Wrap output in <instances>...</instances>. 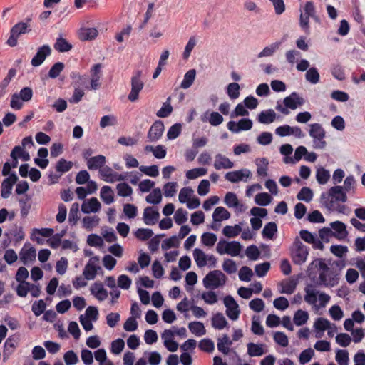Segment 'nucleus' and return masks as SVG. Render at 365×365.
Masks as SVG:
<instances>
[{"instance_id":"f257e3e1","label":"nucleus","mask_w":365,"mask_h":365,"mask_svg":"<svg viewBox=\"0 0 365 365\" xmlns=\"http://www.w3.org/2000/svg\"><path fill=\"white\" fill-rule=\"evenodd\" d=\"M313 266L321 271L319 274V285L333 287L339 283V274L335 270L329 268L324 262V259L319 258L315 259L309 264L308 269H311Z\"/></svg>"},{"instance_id":"f03ea898","label":"nucleus","mask_w":365,"mask_h":365,"mask_svg":"<svg viewBox=\"0 0 365 365\" xmlns=\"http://www.w3.org/2000/svg\"><path fill=\"white\" fill-rule=\"evenodd\" d=\"M320 199L327 208L334 210L335 202H346L347 195L342 186L336 185L329 188L328 192H323Z\"/></svg>"},{"instance_id":"7ed1b4c3","label":"nucleus","mask_w":365,"mask_h":365,"mask_svg":"<svg viewBox=\"0 0 365 365\" xmlns=\"http://www.w3.org/2000/svg\"><path fill=\"white\" fill-rule=\"evenodd\" d=\"M289 250L291 257L295 264L301 265L306 262L309 255V249L301 242L298 237L294 239Z\"/></svg>"},{"instance_id":"20e7f679","label":"nucleus","mask_w":365,"mask_h":365,"mask_svg":"<svg viewBox=\"0 0 365 365\" xmlns=\"http://www.w3.org/2000/svg\"><path fill=\"white\" fill-rule=\"evenodd\" d=\"M31 18H27L26 22H19L13 26L10 30V36L7 40L6 43L11 47H14L17 45L18 38L21 34H26L31 31V29L29 24V21Z\"/></svg>"},{"instance_id":"39448f33","label":"nucleus","mask_w":365,"mask_h":365,"mask_svg":"<svg viewBox=\"0 0 365 365\" xmlns=\"http://www.w3.org/2000/svg\"><path fill=\"white\" fill-rule=\"evenodd\" d=\"M309 135L313 138V148L315 149H324L327 143L324 140L326 132L321 124L313 123L309 125Z\"/></svg>"},{"instance_id":"423d86ee","label":"nucleus","mask_w":365,"mask_h":365,"mask_svg":"<svg viewBox=\"0 0 365 365\" xmlns=\"http://www.w3.org/2000/svg\"><path fill=\"white\" fill-rule=\"evenodd\" d=\"M227 277L220 270L210 272L203 279L204 287L208 288H217L226 283Z\"/></svg>"},{"instance_id":"0eeeda50","label":"nucleus","mask_w":365,"mask_h":365,"mask_svg":"<svg viewBox=\"0 0 365 365\" xmlns=\"http://www.w3.org/2000/svg\"><path fill=\"white\" fill-rule=\"evenodd\" d=\"M317 13L316 8L312 1H307L304 6V13L299 17V26L306 34H310L309 18Z\"/></svg>"},{"instance_id":"6e6552de","label":"nucleus","mask_w":365,"mask_h":365,"mask_svg":"<svg viewBox=\"0 0 365 365\" xmlns=\"http://www.w3.org/2000/svg\"><path fill=\"white\" fill-rule=\"evenodd\" d=\"M143 71L138 70L134 72L131 78V91L128 94V98L130 101L134 102L138 99L139 93L144 86V83L141 80Z\"/></svg>"},{"instance_id":"1a4fd4ad","label":"nucleus","mask_w":365,"mask_h":365,"mask_svg":"<svg viewBox=\"0 0 365 365\" xmlns=\"http://www.w3.org/2000/svg\"><path fill=\"white\" fill-rule=\"evenodd\" d=\"M98 262L99 257L97 256L93 257L88 260L83 271L86 279L92 280L96 278L98 271L101 269Z\"/></svg>"},{"instance_id":"9d476101","label":"nucleus","mask_w":365,"mask_h":365,"mask_svg":"<svg viewBox=\"0 0 365 365\" xmlns=\"http://www.w3.org/2000/svg\"><path fill=\"white\" fill-rule=\"evenodd\" d=\"M51 54V48L48 45H43L37 50L36 53L33 57L31 64L34 67L41 66L45 59Z\"/></svg>"},{"instance_id":"9b49d317","label":"nucleus","mask_w":365,"mask_h":365,"mask_svg":"<svg viewBox=\"0 0 365 365\" xmlns=\"http://www.w3.org/2000/svg\"><path fill=\"white\" fill-rule=\"evenodd\" d=\"M18 177L13 173L8 178H5L1 183V196L2 198H8L12 190L13 185L17 182Z\"/></svg>"},{"instance_id":"f8f14e48","label":"nucleus","mask_w":365,"mask_h":365,"mask_svg":"<svg viewBox=\"0 0 365 365\" xmlns=\"http://www.w3.org/2000/svg\"><path fill=\"white\" fill-rule=\"evenodd\" d=\"M164 124L161 120H156L150 128L148 133V138L150 142H156L163 135Z\"/></svg>"},{"instance_id":"ddd939ff","label":"nucleus","mask_w":365,"mask_h":365,"mask_svg":"<svg viewBox=\"0 0 365 365\" xmlns=\"http://www.w3.org/2000/svg\"><path fill=\"white\" fill-rule=\"evenodd\" d=\"M160 218L158 210L154 207H147L144 209L143 220L147 225H153L157 223Z\"/></svg>"},{"instance_id":"4468645a","label":"nucleus","mask_w":365,"mask_h":365,"mask_svg":"<svg viewBox=\"0 0 365 365\" xmlns=\"http://www.w3.org/2000/svg\"><path fill=\"white\" fill-rule=\"evenodd\" d=\"M251 172L249 170L242 169L228 172L225 175V179L232 182H237L240 180H244V178H249Z\"/></svg>"},{"instance_id":"2eb2a0df","label":"nucleus","mask_w":365,"mask_h":365,"mask_svg":"<svg viewBox=\"0 0 365 365\" xmlns=\"http://www.w3.org/2000/svg\"><path fill=\"white\" fill-rule=\"evenodd\" d=\"M222 244H224L227 247L225 250H218V253L220 255H224V254H227V255H230L231 256H237L239 255V254L240 253L241 250H242V246L241 245V244L237 242V241H232V242H222Z\"/></svg>"},{"instance_id":"dca6fc26","label":"nucleus","mask_w":365,"mask_h":365,"mask_svg":"<svg viewBox=\"0 0 365 365\" xmlns=\"http://www.w3.org/2000/svg\"><path fill=\"white\" fill-rule=\"evenodd\" d=\"M304 103L302 98L299 97L296 92L292 93L289 96L284 98V104L285 107L294 110L298 106H302Z\"/></svg>"},{"instance_id":"f3484780","label":"nucleus","mask_w":365,"mask_h":365,"mask_svg":"<svg viewBox=\"0 0 365 365\" xmlns=\"http://www.w3.org/2000/svg\"><path fill=\"white\" fill-rule=\"evenodd\" d=\"M331 229H333L336 233H332L338 239H344L348 235L346 225L341 221H335L330 223Z\"/></svg>"},{"instance_id":"a211bd4d","label":"nucleus","mask_w":365,"mask_h":365,"mask_svg":"<svg viewBox=\"0 0 365 365\" xmlns=\"http://www.w3.org/2000/svg\"><path fill=\"white\" fill-rule=\"evenodd\" d=\"M18 336L13 335L9 336L4 343V348L3 351L4 358L9 357L15 350L18 344Z\"/></svg>"},{"instance_id":"6ab92c4d","label":"nucleus","mask_w":365,"mask_h":365,"mask_svg":"<svg viewBox=\"0 0 365 365\" xmlns=\"http://www.w3.org/2000/svg\"><path fill=\"white\" fill-rule=\"evenodd\" d=\"M101 203L96 197L91 198L87 202H83L81 206V210L84 213L96 212L101 209Z\"/></svg>"},{"instance_id":"aec40b11","label":"nucleus","mask_w":365,"mask_h":365,"mask_svg":"<svg viewBox=\"0 0 365 365\" xmlns=\"http://www.w3.org/2000/svg\"><path fill=\"white\" fill-rule=\"evenodd\" d=\"M91 292L99 301H103L108 297V292L101 282H95L91 287Z\"/></svg>"},{"instance_id":"412c9836","label":"nucleus","mask_w":365,"mask_h":365,"mask_svg":"<svg viewBox=\"0 0 365 365\" xmlns=\"http://www.w3.org/2000/svg\"><path fill=\"white\" fill-rule=\"evenodd\" d=\"M214 167L216 170L220 169H230L234 167V163L227 157L222 154H217L215 155V160Z\"/></svg>"},{"instance_id":"4be33fe9","label":"nucleus","mask_w":365,"mask_h":365,"mask_svg":"<svg viewBox=\"0 0 365 365\" xmlns=\"http://www.w3.org/2000/svg\"><path fill=\"white\" fill-rule=\"evenodd\" d=\"M106 163V157L103 155H98L92 157L87 161V167L89 170L101 169Z\"/></svg>"},{"instance_id":"5701e85b","label":"nucleus","mask_w":365,"mask_h":365,"mask_svg":"<svg viewBox=\"0 0 365 365\" xmlns=\"http://www.w3.org/2000/svg\"><path fill=\"white\" fill-rule=\"evenodd\" d=\"M276 113L272 109H268L262 111L257 116V120L260 123L269 124L276 119Z\"/></svg>"},{"instance_id":"b1692460","label":"nucleus","mask_w":365,"mask_h":365,"mask_svg":"<svg viewBox=\"0 0 365 365\" xmlns=\"http://www.w3.org/2000/svg\"><path fill=\"white\" fill-rule=\"evenodd\" d=\"M36 256V250L33 247L27 250L23 248L20 252V259L24 264H26L29 262L35 261Z\"/></svg>"},{"instance_id":"393cba45","label":"nucleus","mask_w":365,"mask_h":365,"mask_svg":"<svg viewBox=\"0 0 365 365\" xmlns=\"http://www.w3.org/2000/svg\"><path fill=\"white\" fill-rule=\"evenodd\" d=\"M282 41H277L268 46H266L257 55L258 58L269 57L272 56L281 46Z\"/></svg>"},{"instance_id":"a878e982","label":"nucleus","mask_w":365,"mask_h":365,"mask_svg":"<svg viewBox=\"0 0 365 365\" xmlns=\"http://www.w3.org/2000/svg\"><path fill=\"white\" fill-rule=\"evenodd\" d=\"M304 291L306 293L304 295L305 302L309 304H315L317 301V295L319 294V292L314 289L312 284H308L304 288Z\"/></svg>"},{"instance_id":"bb28decb","label":"nucleus","mask_w":365,"mask_h":365,"mask_svg":"<svg viewBox=\"0 0 365 365\" xmlns=\"http://www.w3.org/2000/svg\"><path fill=\"white\" fill-rule=\"evenodd\" d=\"M101 198L106 205H110L113 202L114 193L110 186L105 185L101 188Z\"/></svg>"},{"instance_id":"cd10ccee","label":"nucleus","mask_w":365,"mask_h":365,"mask_svg":"<svg viewBox=\"0 0 365 365\" xmlns=\"http://www.w3.org/2000/svg\"><path fill=\"white\" fill-rule=\"evenodd\" d=\"M196 76V71L190 69L187 71L184 76V78L181 82L180 87L183 89L189 88L193 83Z\"/></svg>"},{"instance_id":"c85d7f7f","label":"nucleus","mask_w":365,"mask_h":365,"mask_svg":"<svg viewBox=\"0 0 365 365\" xmlns=\"http://www.w3.org/2000/svg\"><path fill=\"white\" fill-rule=\"evenodd\" d=\"M255 163L257 166V173L259 176L265 177L267 175L269 162L265 158H257Z\"/></svg>"},{"instance_id":"c756f323","label":"nucleus","mask_w":365,"mask_h":365,"mask_svg":"<svg viewBox=\"0 0 365 365\" xmlns=\"http://www.w3.org/2000/svg\"><path fill=\"white\" fill-rule=\"evenodd\" d=\"M230 217V212L223 207H217L212 214V218L215 222H221L228 220Z\"/></svg>"},{"instance_id":"7c9ffc66","label":"nucleus","mask_w":365,"mask_h":365,"mask_svg":"<svg viewBox=\"0 0 365 365\" xmlns=\"http://www.w3.org/2000/svg\"><path fill=\"white\" fill-rule=\"evenodd\" d=\"M190 331L197 336H201L206 333L204 324L200 322H192L189 323Z\"/></svg>"},{"instance_id":"2f4dec72","label":"nucleus","mask_w":365,"mask_h":365,"mask_svg":"<svg viewBox=\"0 0 365 365\" xmlns=\"http://www.w3.org/2000/svg\"><path fill=\"white\" fill-rule=\"evenodd\" d=\"M227 324L225 317L222 313H217L212 319V325L215 329L221 330Z\"/></svg>"},{"instance_id":"473e14b6","label":"nucleus","mask_w":365,"mask_h":365,"mask_svg":"<svg viewBox=\"0 0 365 365\" xmlns=\"http://www.w3.org/2000/svg\"><path fill=\"white\" fill-rule=\"evenodd\" d=\"M53 47L58 52L63 53L69 51L72 48V45L64 38L59 37L56 39Z\"/></svg>"},{"instance_id":"72a5a7b5","label":"nucleus","mask_w":365,"mask_h":365,"mask_svg":"<svg viewBox=\"0 0 365 365\" xmlns=\"http://www.w3.org/2000/svg\"><path fill=\"white\" fill-rule=\"evenodd\" d=\"M232 344V341L230 340V338L227 335L225 334L222 338L218 339L217 340V349L218 350L224 354H227L229 352V346Z\"/></svg>"},{"instance_id":"f704fd0d","label":"nucleus","mask_w":365,"mask_h":365,"mask_svg":"<svg viewBox=\"0 0 365 365\" xmlns=\"http://www.w3.org/2000/svg\"><path fill=\"white\" fill-rule=\"evenodd\" d=\"M194 259L199 267H203L207 264V256L205 252L199 249L195 248L193 251Z\"/></svg>"},{"instance_id":"c9c22d12","label":"nucleus","mask_w":365,"mask_h":365,"mask_svg":"<svg viewBox=\"0 0 365 365\" xmlns=\"http://www.w3.org/2000/svg\"><path fill=\"white\" fill-rule=\"evenodd\" d=\"M308 319V312L306 311L299 309L294 313L293 322L297 326H302L307 323Z\"/></svg>"},{"instance_id":"e433bc0d","label":"nucleus","mask_w":365,"mask_h":365,"mask_svg":"<svg viewBox=\"0 0 365 365\" xmlns=\"http://www.w3.org/2000/svg\"><path fill=\"white\" fill-rule=\"evenodd\" d=\"M98 31L95 28H87L81 30L79 36L83 41L94 39L98 36Z\"/></svg>"},{"instance_id":"4c0bfd02","label":"nucleus","mask_w":365,"mask_h":365,"mask_svg":"<svg viewBox=\"0 0 365 365\" xmlns=\"http://www.w3.org/2000/svg\"><path fill=\"white\" fill-rule=\"evenodd\" d=\"M162 194L160 188H155L153 191L145 197L147 202L150 204L157 205L161 202Z\"/></svg>"},{"instance_id":"58836bf2","label":"nucleus","mask_w":365,"mask_h":365,"mask_svg":"<svg viewBox=\"0 0 365 365\" xmlns=\"http://www.w3.org/2000/svg\"><path fill=\"white\" fill-rule=\"evenodd\" d=\"M247 353L250 356H260L264 353L263 345L250 342L247 344Z\"/></svg>"},{"instance_id":"ea45409f","label":"nucleus","mask_w":365,"mask_h":365,"mask_svg":"<svg viewBox=\"0 0 365 365\" xmlns=\"http://www.w3.org/2000/svg\"><path fill=\"white\" fill-rule=\"evenodd\" d=\"M277 232V226L276 223L274 222H270L265 225L262 234L264 237L272 239Z\"/></svg>"},{"instance_id":"a19ab883","label":"nucleus","mask_w":365,"mask_h":365,"mask_svg":"<svg viewBox=\"0 0 365 365\" xmlns=\"http://www.w3.org/2000/svg\"><path fill=\"white\" fill-rule=\"evenodd\" d=\"M73 167L71 161H67L64 158H61L56 164V170L61 174L69 171Z\"/></svg>"},{"instance_id":"79ce46f5","label":"nucleus","mask_w":365,"mask_h":365,"mask_svg":"<svg viewBox=\"0 0 365 365\" xmlns=\"http://www.w3.org/2000/svg\"><path fill=\"white\" fill-rule=\"evenodd\" d=\"M99 217L97 216H86L83 218V227L88 230H91L99 223Z\"/></svg>"},{"instance_id":"37998d69","label":"nucleus","mask_w":365,"mask_h":365,"mask_svg":"<svg viewBox=\"0 0 365 365\" xmlns=\"http://www.w3.org/2000/svg\"><path fill=\"white\" fill-rule=\"evenodd\" d=\"M241 230L242 228L239 225H226L222 230V233L227 237H235L240 233Z\"/></svg>"},{"instance_id":"c03bdc74","label":"nucleus","mask_w":365,"mask_h":365,"mask_svg":"<svg viewBox=\"0 0 365 365\" xmlns=\"http://www.w3.org/2000/svg\"><path fill=\"white\" fill-rule=\"evenodd\" d=\"M280 285L282 287L280 293L291 294L294 292L297 283L294 280H284Z\"/></svg>"},{"instance_id":"a18cd8bd","label":"nucleus","mask_w":365,"mask_h":365,"mask_svg":"<svg viewBox=\"0 0 365 365\" xmlns=\"http://www.w3.org/2000/svg\"><path fill=\"white\" fill-rule=\"evenodd\" d=\"M316 178L320 185L326 184L330 178L329 170L324 168H319L317 170Z\"/></svg>"},{"instance_id":"49530a36","label":"nucleus","mask_w":365,"mask_h":365,"mask_svg":"<svg viewBox=\"0 0 365 365\" xmlns=\"http://www.w3.org/2000/svg\"><path fill=\"white\" fill-rule=\"evenodd\" d=\"M313 197L312 190L307 187H303L297 195V198L299 200L305 201L307 202H310Z\"/></svg>"},{"instance_id":"de8ad7c7","label":"nucleus","mask_w":365,"mask_h":365,"mask_svg":"<svg viewBox=\"0 0 365 365\" xmlns=\"http://www.w3.org/2000/svg\"><path fill=\"white\" fill-rule=\"evenodd\" d=\"M272 197L267 192H260L256 195L255 203L260 206H267L272 202Z\"/></svg>"},{"instance_id":"09e8293b","label":"nucleus","mask_w":365,"mask_h":365,"mask_svg":"<svg viewBox=\"0 0 365 365\" xmlns=\"http://www.w3.org/2000/svg\"><path fill=\"white\" fill-rule=\"evenodd\" d=\"M319 73L316 68H310L307 70L305 78L306 80L312 84H316L319 81Z\"/></svg>"},{"instance_id":"8fccbe9b","label":"nucleus","mask_w":365,"mask_h":365,"mask_svg":"<svg viewBox=\"0 0 365 365\" xmlns=\"http://www.w3.org/2000/svg\"><path fill=\"white\" fill-rule=\"evenodd\" d=\"M118 195L121 197H128L133 193L132 187L125 182L119 183L116 186Z\"/></svg>"},{"instance_id":"3c124183","label":"nucleus","mask_w":365,"mask_h":365,"mask_svg":"<svg viewBox=\"0 0 365 365\" xmlns=\"http://www.w3.org/2000/svg\"><path fill=\"white\" fill-rule=\"evenodd\" d=\"M153 235V230L148 228H139L135 232V236L141 241L150 239Z\"/></svg>"},{"instance_id":"603ef678","label":"nucleus","mask_w":365,"mask_h":365,"mask_svg":"<svg viewBox=\"0 0 365 365\" xmlns=\"http://www.w3.org/2000/svg\"><path fill=\"white\" fill-rule=\"evenodd\" d=\"M330 322L322 317L317 318L314 324V327L317 331H324L326 329L330 328Z\"/></svg>"},{"instance_id":"864d4df0","label":"nucleus","mask_w":365,"mask_h":365,"mask_svg":"<svg viewBox=\"0 0 365 365\" xmlns=\"http://www.w3.org/2000/svg\"><path fill=\"white\" fill-rule=\"evenodd\" d=\"M225 203L229 207H238L240 205L237 195L232 192H229L225 197Z\"/></svg>"},{"instance_id":"5fc2aeb1","label":"nucleus","mask_w":365,"mask_h":365,"mask_svg":"<svg viewBox=\"0 0 365 365\" xmlns=\"http://www.w3.org/2000/svg\"><path fill=\"white\" fill-rule=\"evenodd\" d=\"M240 85L237 83H230L227 87V93L231 99H236L240 96Z\"/></svg>"},{"instance_id":"6e6d98bb","label":"nucleus","mask_w":365,"mask_h":365,"mask_svg":"<svg viewBox=\"0 0 365 365\" xmlns=\"http://www.w3.org/2000/svg\"><path fill=\"white\" fill-rule=\"evenodd\" d=\"M174 220L176 224L182 225L187 220V212L183 208H178L174 215Z\"/></svg>"},{"instance_id":"4d7b16f0","label":"nucleus","mask_w":365,"mask_h":365,"mask_svg":"<svg viewBox=\"0 0 365 365\" xmlns=\"http://www.w3.org/2000/svg\"><path fill=\"white\" fill-rule=\"evenodd\" d=\"M217 239V235L212 232H205L201 237L202 244L208 247L213 246Z\"/></svg>"},{"instance_id":"13d9d810","label":"nucleus","mask_w":365,"mask_h":365,"mask_svg":"<svg viewBox=\"0 0 365 365\" xmlns=\"http://www.w3.org/2000/svg\"><path fill=\"white\" fill-rule=\"evenodd\" d=\"M46 308V303L43 299H40L34 302L31 310L36 316H40L45 312Z\"/></svg>"},{"instance_id":"bf43d9fd","label":"nucleus","mask_w":365,"mask_h":365,"mask_svg":"<svg viewBox=\"0 0 365 365\" xmlns=\"http://www.w3.org/2000/svg\"><path fill=\"white\" fill-rule=\"evenodd\" d=\"M270 269V263L268 262L257 264L255 267V272L259 277H263L266 275Z\"/></svg>"},{"instance_id":"052dcab7","label":"nucleus","mask_w":365,"mask_h":365,"mask_svg":"<svg viewBox=\"0 0 365 365\" xmlns=\"http://www.w3.org/2000/svg\"><path fill=\"white\" fill-rule=\"evenodd\" d=\"M182 125L180 123H175L172 125L167 133V137L169 140H173L178 138L181 133Z\"/></svg>"},{"instance_id":"680f3d73","label":"nucleus","mask_w":365,"mask_h":365,"mask_svg":"<svg viewBox=\"0 0 365 365\" xmlns=\"http://www.w3.org/2000/svg\"><path fill=\"white\" fill-rule=\"evenodd\" d=\"M207 170L204 168H194L186 173V177L190 180H193L200 176H203L207 173Z\"/></svg>"},{"instance_id":"e2e57ef3","label":"nucleus","mask_w":365,"mask_h":365,"mask_svg":"<svg viewBox=\"0 0 365 365\" xmlns=\"http://www.w3.org/2000/svg\"><path fill=\"white\" fill-rule=\"evenodd\" d=\"M192 193H193V190L190 187L182 188L181 190L180 191L179 196H178L180 202H181V203L187 202L190 200L191 195Z\"/></svg>"},{"instance_id":"0e129e2a","label":"nucleus","mask_w":365,"mask_h":365,"mask_svg":"<svg viewBox=\"0 0 365 365\" xmlns=\"http://www.w3.org/2000/svg\"><path fill=\"white\" fill-rule=\"evenodd\" d=\"M199 348L205 352L210 353L212 352L215 349V344L214 342L210 339H202L199 342Z\"/></svg>"},{"instance_id":"69168bd1","label":"nucleus","mask_w":365,"mask_h":365,"mask_svg":"<svg viewBox=\"0 0 365 365\" xmlns=\"http://www.w3.org/2000/svg\"><path fill=\"white\" fill-rule=\"evenodd\" d=\"M252 275V270L247 266H244L240 269L239 278L241 281L250 282Z\"/></svg>"},{"instance_id":"338daca9","label":"nucleus","mask_w":365,"mask_h":365,"mask_svg":"<svg viewBox=\"0 0 365 365\" xmlns=\"http://www.w3.org/2000/svg\"><path fill=\"white\" fill-rule=\"evenodd\" d=\"M336 361L339 365H348L349 354L346 350H338L336 354Z\"/></svg>"},{"instance_id":"774afa93","label":"nucleus","mask_w":365,"mask_h":365,"mask_svg":"<svg viewBox=\"0 0 365 365\" xmlns=\"http://www.w3.org/2000/svg\"><path fill=\"white\" fill-rule=\"evenodd\" d=\"M63 359L66 365H75L78 361L76 354L72 350L66 352Z\"/></svg>"}]
</instances>
